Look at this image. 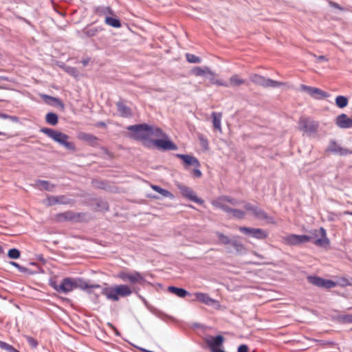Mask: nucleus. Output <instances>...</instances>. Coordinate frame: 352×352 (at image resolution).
<instances>
[{
    "mask_svg": "<svg viewBox=\"0 0 352 352\" xmlns=\"http://www.w3.org/2000/svg\"><path fill=\"white\" fill-rule=\"evenodd\" d=\"M317 62L327 61V58L324 56H316Z\"/></svg>",
    "mask_w": 352,
    "mask_h": 352,
    "instance_id": "obj_45",
    "label": "nucleus"
},
{
    "mask_svg": "<svg viewBox=\"0 0 352 352\" xmlns=\"http://www.w3.org/2000/svg\"><path fill=\"white\" fill-rule=\"evenodd\" d=\"M176 156L177 157L180 158L181 160H182V161L186 165L192 166L195 168H199V166H200V164H199L198 160L192 155L177 154Z\"/></svg>",
    "mask_w": 352,
    "mask_h": 352,
    "instance_id": "obj_19",
    "label": "nucleus"
},
{
    "mask_svg": "<svg viewBox=\"0 0 352 352\" xmlns=\"http://www.w3.org/2000/svg\"><path fill=\"white\" fill-rule=\"evenodd\" d=\"M316 237L319 236L315 241V244L322 247H326L329 245V239L327 237L326 231L321 228L318 231H315Z\"/></svg>",
    "mask_w": 352,
    "mask_h": 352,
    "instance_id": "obj_17",
    "label": "nucleus"
},
{
    "mask_svg": "<svg viewBox=\"0 0 352 352\" xmlns=\"http://www.w3.org/2000/svg\"><path fill=\"white\" fill-rule=\"evenodd\" d=\"M236 202L229 197H218L212 201V204L218 208H220L226 212L230 210L231 206H235Z\"/></svg>",
    "mask_w": 352,
    "mask_h": 352,
    "instance_id": "obj_11",
    "label": "nucleus"
},
{
    "mask_svg": "<svg viewBox=\"0 0 352 352\" xmlns=\"http://www.w3.org/2000/svg\"><path fill=\"white\" fill-rule=\"evenodd\" d=\"M151 188L155 192L160 193L164 197H167V198H169L170 199H175V196L173 195V194L171 193L170 191L166 190V189H164V188H161V187H160L158 186H156V185H152Z\"/></svg>",
    "mask_w": 352,
    "mask_h": 352,
    "instance_id": "obj_22",
    "label": "nucleus"
},
{
    "mask_svg": "<svg viewBox=\"0 0 352 352\" xmlns=\"http://www.w3.org/2000/svg\"><path fill=\"white\" fill-rule=\"evenodd\" d=\"M217 236L218 238V241L219 243L224 244V245H232L234 241H232L228 236L221 233V232H217Z\"/></svg>",
    "mask_w": 352,
    "mask_h": 352,
    "instance_id": "obj_30",
    "label": "nucleus"
},
{
    "mask_svg": "<svg viewBox=\"0 0 352 352\" xmlns=\"http://www.w3.org/2000/svg\"><path fill=\"white\" fill-rule=\"evenodd\" d=\"M3 133L0 131V135H2Z\"/></svg>",
    "mask_w": 352,
    "mask_h": 352,
    "instance_id": "obj_55",
    "label": "nucleus"
},
{
    "mask_svg": "<svg viewBox=\"0 0 352 352\" xmlns=\"http://www.w3.org/2000/svg\"><path fill=\"white\" fill-rule=\"evenodd\" d=\"M311 238V236L308 235L290 234L286 236L283 239L284 242L288 245H298L308 242Z\"/></svg>",
    "mask_w": 352,
    "mask_h": 352,
    "instance_id": "obj_14",
    "label": "nucleus"
},
{
    "mask_svg": "<svg viewBox=\"0 0 352 352\" xmlns=\"http://www.w3.org/2000/svg\"><path fill=\"white\" fill-rule=\"evenodd\" d=\"M300 90L317 100H322L329 96V94L325 91L313 87L302 85L300 87Z\"/></svg>",
    "mask_w": 352,
    "mask_h": 352,
    "instance_id": "obj_10",
    "label": "nucleus"
},
{
    "mask_svg": "<svg viewBox=\"0 0 352 352\" xmlns=\"http://www.w3.org/2000/svg\"><path fill=\"white\" fill-rule=\"evenodd\" d=\"M131 131V135L142 141L143 144L148 146L153 136H159L162 134V130L157 127H151L146 124L134 125L128 126Z\"/></svg>",
    "mask_w": 352,
    "mask_h": 352,
    "instance_id": "obj_2",
    "label": "nucleus"
},
{
    "mask_svg": "<svg viewBox=\"0 0 352 352\" xmlns=\"http://www.w3.org/2000/svg\"><path fill=\"white\" fill-rule=\"evenodd\" d=\"M100 126H104V123H100L99 124Z\"/></svg>",
    "mask_w": 352,
    "mask_h": 352,
    "instance_id": "obj_53",
    "label": "nucleus"
},
{
    "mask_svg": "<svg viewBox=\"0 0 352 352\" xmlns=\"http://www.w3.org/2000/svg\"><path fill=\"white\" fill-rule=\"evenodd\" d=\"M212 352H226L225 351L223 350H221L219 348V349H213V351Z\"/></svg>",
    "mask_w": 352,
    "mask_h": 352,
    "instance_id": "obj_49",
    "label": "nucleus"
},
{
    "mask_svg": "<svg viewBox=\"0 0 352 352\" xmlns=\"http://www.w3.org/2000/svg\"><path fill=\"white\" fill-rule=\"evenodd\" d=\"M41 131L65 148L70 151L75 150L74 144L69 141V137L67 134L49 128H43Z\"/></svg>",
    "mask_w": 352,
    "mask_h": 352,
    "instance_id": "obj_5",
    "label": "nucleus"
},
{
    "mask_svg": "<svg viewBox=\"0 0 352 352\" xmlns=\"http://www.w3.org/2000/svg\"><path fill=\"white\" fill-rule=\"evenodd\" d=\"M51 285L54 289L60 293H68L73 290L80 288L81 289H91V288H98L101 289L98 285H89L87 282L80 278H64L59 284L52 282Z\"/></svg>",
    "mask_w": 352,
    "mask_h": 352,
    "instance_id": "obj_1",
    "label": "nucleus"
},
{
    "mask_svg": "<svg viewBox=\"0 0 352 352\" xmlns=\"http://www.w3.org/2000/svg\"><path fill=\"white\" fill-rule=\"evenodd\" d=\"M116 277L124 282L129 283L131 285L144 282V277L136 272L122 271L116 275Z\"/></svg>",
    "mask_w": 352,
    "mask_h": 352,
    "instance_id": "obj_8",
    "label": "nucleus"
},
{
    "mask_svg": "<svg viewBox=\"0 0 352 352\" xmlns=\"http://www.w3.org/2000/svg\"><path fill=\"white\" fill-rule=\"evenodd\" d=\"M250 79L253 82L264 87H276L283 85L282 82L265 78V77L257 74L252 75Z\"/></svg>",
    "mask_w": 352,
    "mask_h": 352,
    "instance_id": "obj_12",
    "label": "nucleus"
},
{
    "mask_svg": "<svg viewBox=\"0 0 352 352\" xmlns=\"http://www.w3.org/2000/svg\"><path fill=\"white\" fill-rule=\"evenodd\" d=\"M12 349V346L8 344L6 348H5V350L8 351V352L11 351V349Z\"/></svg>",
    "mask_w": 352,
    "mask_h": 352,
    "instance_id": "obj_48",
    "label": "nucleus"
},
{
    "mask_svg": "<svg viewBox=\"0 0 352 352\" xmlns=\"http://www.w3.org/2000/svg\"><path fill=\"white\" fill-rule=\"evenodd\" d=\"M336 104L339 108H344L348 105V98L343 96H338L335 99Z\"/></svg>",
    "mask_w": 352,
    "mask_h": 352,
    "instance_id": "obj_27",
    "label": "nucleus"
},
{
    "mask_svg": "<svg viewBox=\"0 0 352 352\" xmlns=\"http://www.w3.org/2000/svg\"><path fill=\"white\" fill-rule=\"evenodd\" d=\"M28 342L30 344H31L32 346L36 347L37 345V342L32 338H28Z\"/></svg>",
    "mask_w": 352,
    "mask_h": 352,
    "instance_id": "obj_44",
    "label": "nucleus"
},
{
    "mask_svg": "<svg viewBox=\"0 0 352 352\" xmlns=\"http://www.w3.org/2000/svg\"><path fill=\"white\" fill-rule=\"evenodd\" d=\"M101 289L108 299L113 301L118 300L120 298L129 296L133 293L132 287L127 285H116Z\"/></svg>",
    "mask_w": 352,
    "mask_h": 352,
    "instance_id": "obj_4",
    "label": "nucleus"
},
{
    "mask_svg": "<svg viewBox=\"0 0 352 352\" xmlns=\"http://www.w3.org/2000/svg\"><path fill=\"white\" fill-rule=\"evenodd\" d=\"M201 144L202 146H204L206 149L208 148V143L207 140L204 139V138L201 137L200 138Z\"/></svg>",
    "mask_w": 352,
    "mask_h": 352,
    "instance_id": "obj_41",
    "label": "nucleus"
},
{
    "mask_svg": "<svg viewBox=\"0 0 352 352\" xmlns=\"http://www.w3.org/2000/svg\"><path fill=\"white\" fill-rule=\"evenodd\" d=\"M8 255L10 258L16 259L20 257L21 254L19 250L12 248L8 251Z\"/></svg>",
    "mask_w": 352,
    "mask_h": 352,
    "instance_id": "obj_35",
    "label": "nucleus"
},
{
    "mask_svg": "<svg viewBox=\"0 0 352 352\" xmlns=\"http://www.w3.org/2000/svg\"><path fill=\"white\" fill-rule=\"evenodd\" d=\"M45 120L50 124L54 126L58 122V116L54 113H49L46 115Z\"/></svg>",
    "mask_w": 352,
    "mask_h": 352,
    "instance_id": "obj_32",
    "label": "nucleus"
},
{
    "mask_svg": "<svg viewBox=\"0 0 352 352\" xmlns=\"http://www.w3.org/2000/svg\"><path fill=\"white\" fill-rule=\"evenodd\" d=\"M308 279L313 285L324 288H332L336 285V283L332 280L323 279L316 276H309Z\"/></svg>",
    "mask_w": 352,
    "mask_h": 352,
    "instance_id": "obj_15",
    "label": "nucleus"
},
{
    "mask_svg": "<svg viewBox=\"0 0 352 352\" xmlns=\"http://www.w3.org/2000/svg\"><path fill=\"white\" fill-rule=\"evenodd\" d=\"M177 187L183 197L198 204L202 205L204 204V200L199 198L194 190L190 187L181 184H177Z\"/></svg>",
    "mask_w": 352,
    "mask_h": 352,
    "instance_id": "obj_9",
    "label": "nucleus"
},
{
    "mask_svg": "<svg viewBox=\"0 0 352 352\" xmlns=\"http://www.w3.org/2000/svg\"><path fill=\"white\" fill-rule=\"evenodd\" d=\"M149 142L148 147H157L163 150L175 151L177 149V146L162 131L161 135L153 136Z\"/></svg>",
    "mask_w": 352,
    "mask_h": 352,
    "instance_id": "obj_6",
    "label": "nucleus"
},
{
    "mask_svg": "<svg viewBox=\"0 0 352 352\" xmlns=\"http://www.w3.org/2000/svg\"><path fill=\"white\" fill-rule=\"evenodd\" d=\"M7 345H8V344L0 341V348L5 349V348H6Z\"/></svg>",
    "mask_w": 352,
    "mask_h": 352,
    "instance_id": "obj_46",
    "label": "nucleus"
},
{
    "mask_svg": "<svg viewBox=\"0 0 352 352\" xmlns=\"http://www.w3.org/2000/svg\"><path fill=\"white\" fill-rule=\"evenodd\" d=\"M335 122L340 129L352 128V118L344 113H342L337 116Z\"/></svg>",
    "mask_w": 352,
    "mask_h": 352,
    "instance_id": "obj_16",
    "label": "nucleus"
},
{
    "mask_svg": "<svg viewBox=\"0 0 352 352\" xmlns=\"http://www.w3.org/2000/svg\"><path fill=\"white\" fill-rule=\"evenodd\" d=\"M232 245L234 248V249L239 253L243 254L245 252V247L241 243H237L236 242H233Z\"/></svg>",
    "mask_w": 352,
    "mask_h": 352,
    "instance_id": "obj_36",
    "label": "nucleus"
},
{
    "mask_svg": "<svg viewBox=\"0 0 352 352\" xmlns=\"http://www.w3.org/2000/svg\"><path fill=\"white\" fill-rule=\"evenodd\" d=\"M195 296V300L196 301L204 303L206 305L214 307L216 309L220 308L219 303L211 298L207 294L202 293V292H196L193 294Z\"/></svg>",
    "mask_w": 352,
    "mask_h": 352,
    "instance_id": "obj_13",
    "label": "nucleus"
},
{
    "mask_svg": "<svg viewBox=\"0 0 352 352\" xmlns=\"http://www.w3.org/2000/svg\"><path fill=\"white\" fill-rule=\"evenodd\" d=\"M192 174L193 177H196V178H200L202 175V173L199 170V168H195V167H194V169L192 170Z\"/></svg>",
    "mask_w": 352,
    "mask_h": 352,
    "instance_id": "obj_38",
    "label": "nucleus"
},
{
    "mask_svg": "<svg viewBox=\"0 0 352 352\" xmlns=\"http://www.w3.org/2000/svg\"><path fill=\"white\" fill-rule=\"evenodd\" d=\"M206 77L210 80V82L213 84L218 86H223L225 85L224 80L217 78L215 74L213 73L210 69L209 72L208 73Z\"/></svg>",
    "mask_w": 352,
    "mask_h": 352,
    "instance_id": "obj_23",
    "label": "nucleus"
},
{
    "mask_svg": "<svg viewBox=\"0 0 352 352\" xmlns=\"http://www.w3.org/2000/svg\"><path fill=\"white\" fill-rule=\"evenodd\" d=\"M239 230L242 233H243L246 235H248V236H251L253 228H247V227H240L239 228Z\"/></svg>",
    "mask_w": 352,
    "mask_h": 352,
    "instance_id": "obj_37",
    "label": "nucleus"
},
{
    "mask_svg": "<svg viewBox=\"0 0 352 352\" xmlns=\"http://www.w3.org/2000/svg\"><path fill=\"white\" fill-rule=\"evenodd\" d=\"M3 252L2 248L0 246V254Z\"/></svg>",
    "mask_w": 352,
    "mask_h": 352,
    "instance_id": "obj_52",
    "label": "nucleus"
},
{
    "mask_svg": "<svg viewBox=\"0 0 352 352\" xmlns=\"http://www.w3.org/2000/svg\"><path fill=\"white\" fill-rule=\"evenodd\" d=\"M248 348L246 345H240L238 348V352H248Z\"/></svg>",
    "mask_w": 352,
    "mask_h": 352,
    "instance_id": "obj_42",
    "label": "nucleus"
},
{
    "mask_svg": "<svg viewBox=\"0 0 352 352\" xmlns=\"http://www.w3.org/2000/svg\"><path fill=\"white\" fill-rule=\"evenodd\" d=\"M0 118H3V119H8V118H9V119H10V120H12L13 121H17V118L16 117H11V116H8L6 114L1 113H0Z\"/></svg>",
    "mask_w": 352,
    "mask_h": 352,
    "instance_id": "obj_40",
    "label": "nucleus"
},
{
    "mask_svg": "<svg viewBox=\"0 0 352 352\" xmlns=\"http://www.w3.org/2000/svg\"><path fill=\"white\" fill-rule=\"evenodd\" d=\"M210 69L207 67H196L192 70V73L197 76H207Z\"/></svg>",
    "mask_w": 352,
    "mask_h": 352,
    "instance_id": "obj_29",
    "label": "nucleus"
},
{
    "mask_svg": "<svg viewBox=\"0 0 352 352\" xmlns=\"http://www.w3.org/2000/svg\"><path fill=\"white\" fill-rule=\"evenodd\" d=\"M67 72L69 73H70L72 75H74L75 74V71H74V68H69Z\"/></svg>",
    "mask_w": 352,
    "mask_h": 352,
    "instance_id": "obj_47",
    "label": "nucleus"
},
{
    "mask_svg": "<svg viewBox=\"0 0 352 352\" xmlns=\"http://www.w3.org/2000/svg\"><path fill=\"white\" fill-rule=\"evenodd\" d=\"M45 204L47 205V206H52V205H54L56 204H58V203H65V201H63L62 200V198H57V197H47L45 201H44Z\"/></svg>",
    "mask_w": 352,
    "mask_h": 352,
    "instance_id": "obj_33",
    "label": "nucleus"
},
{
    "mask_svg": "<svg viewBox=\"0 0 352 352\" xmlns=\"http://www.w3.org/2000/svg\"><path fill=\"white\" fill-rule=\"evenodd\" d=\"M9 352H19L17 350H16L14 348L12 347L10 351Z\"/></svg>",
    "mask_w": 352,
    "mask_h": 352,
    "instance_id": "obj_50",
    "label": "nucleus"
},
{
    "mask_svg": "<svg viewBox=\"0 0 352 352\" xmlns=\"http://www.w3.org/2000/svg\"><path fill=\"white\" fill-rule=\"evenodd\" d=\"M221 116L220 114H217V113H214L212 114V122H213V126L219 130V131H221Z\"/></svg>",
    "mask_w": 352,
    "mask_h": 352,
    "instance_id": "obj_31",
    "label": "nucleus"
},
{
    "mask_svg": "<svg viewBox=\"0 0 352 352\" xmlns=\"http://www.w3.org/2000/svg\"><path fill=\"white\" fill-rule=\"evenodd\" d=\"M228 212L231 217L237 219H243L246 216L252 217L258 219H266L267 218V214L263 210L250 204L245 205L243 211L238 209H232L230 207Z\"/></svg>",
    "mask_w": 352,
    "mask_h": 352,
    "instance_id": "obj_3",
    "label": "nucleus"
},
{
    "mask_svg": "<svg viewBox=\"0 0 352 352\" xmlns=\"http://www.w3.org/2000/svg\"><path fill=\"white\" fill-rule=\"evenodd\" d=\"M298 128L309 137H314L318 130L319 123L307 118H301L298 122Z\"/></svg>",
    "mask_w": 352,
    "mask_h": 352,
    "instance_id": "obj_7",
    "label": "nucleus"
},
{
    "mask_svg": "<svg viewBox=\"0 0 352 352\" xmlns=\"http://www.w3.org/2000/svg\"><path fill=\"white\" fill-rule=\"evenodd\" d=\"M47 184L45 182V183L43 184V187H44L45 188H47V189L48 188H47Z\"/></svg>",
    "mask_w": 352,
    "mask_h": 352,
    "instance_id": "obj_51",
    "label": "nucleus"
},
{
    "mask_svg": "<svg viewBox=\"0 0 352 352\" xmlns=\"http://www.w3.org/2000/svg\"><path fill=\"white\" fill-rule=\"evenodd\" d=\"M245 83V80L242 78L239 75L234 74L232 75L228 81L224 80L223 87H235L240 86Z\"/></svg>",
    "mask_w": 352,
    "mask_h": 352,
    "instance_id": "obj_20",
    "label": "nucleus"
},
{
    "mask_svg": "<svg viewBox=\"0 0 352 352\" xmlns=\"http://www.w3.org/2000/svg\"><path fill=\"white\" fill-rule=\"evenodd\" d=\"M86 136H87V135H84L83 138L85 139Z\"/></svg>",
    "mask_w": 352,
    "mask_h": 352,
    "instance_id": "obj_54",
    "label": "nucleus"
},
{
    "mask_svg": "<svg viewBox=\"0 0 352 352\" xmlns=\"http://www.w3.org/2000/svg\"><path fill=\"white\" fill-rule=\"evenodd\" d=\"M43 98L45 100V101L48 104L55 105V106H58L62 109L64 107L63 102H60L57 98H52V97L47 96H43Z\"/></svg>",
    "mask_w": 352,
    "mask_h": 352,
    "instance_id": "obj_28",
    "label": "nucleus"
},
{
    "mask_svg": "<svg viewBox=\"0 0 352 352\" xmlns=\"http://www.w3.org/2000/svg\"><path fill=\"white\" fill-rule=\"evenodd\" d=\"M11 264L15 267L18 268L21 272H24L25 270L24 267H21L18 263L15 262H11Z\"/></svg>",
    "mask_w": 352,
    "mask_h": 352,
    "instance_id": "obj_43",
    "label": "nucleus"
},
{
    "mask_svg": "<svg viewBox=\"0 0 352 352\" xmlns=\"http://www.w3.org/2000/svg\"><path fill=\"white\" fill-rule=\"evenodd\" d=\"M327 151L340 155H346L350 153L349 150L341 147L340 145H338L334 142H331L329 143L327 148Z\"/></svg>",
    "mask_w": 352,
    "mask_h": 352,
    "instance_id": "obj_18",
    "label": "nucleus"
},
{
    "mask_svg": "<svg viewBox=\"0 0 352 352\" xmlns=\"http://www.w3.org/2000/svg\"><path fill=\"white\" fill-rule=\"evenodd\" d=\"M186 57L187 60L191 63H200L201 58L192 54H186Z\"/></svg>",
    "mask_w": 352,
    "mask_h": 352,
    "instance_id": "obj_34",
    "label": "nucleus"
},
{
    "mask_svg": "<svg viewBox=\"0 0 352 352\" xmlns=\"http://www.w3.org/2000/svg\"><path fill=\"white\" fill-rule=\"evenodd\" d=\"M104 21L109 26L116 28H119L121 27V23L120 21L116 18L107 16H105Z\"/></svg>",
    "mask_w": 352,
    "mask_h": 352,
    "instance_id": "obj_26",
    "label": "nucleus"
},
{
    "mask_svg": "<svg viewBox=\"0 0 352 352\" xmlns=\"http://www.w3.org/2000/svg\"><path fill=\"white\" fill-rule=\"evenodd\" d=\"M224 341V338L221 336H217L216 337H210L208 340V344L211 348L212 351L214 349H219Z\"/></svg>",
    "mask_w": 352,
    "mask_h": 352,
    "instance_id": "obj_21",
    "label": "nucleus"
},
{
    "mask_svg": "<svg viewBox=\"0 0 352 352\" xmlns=\"http://www.w3.org/2000/svg\"><path fill=\"white\" fill-rule=\"evenodd\" d=\"M119 108H120V111L122 116H127L130 114V112L128 109H126L122 106H120Z\"/></svg>",
    "mask_w": 352,
    "mask_h": 352,
    "instance_id": "obj_39",
    "label": "nucleus"
},
{
    "mask_svg": "<svg viewBox=\"0 0 352 352\" xmlns=\"http://www.w3.org/2000/svg\"><path fill=\"white\" fill-rule=\"evenodd\" d=\"M168 289L169 292H170L171 293L175 294L176 296H177L178 297H180V298H184L187 295H190V294L186 290H185L184 289H182V288H179V287H175L172 286V287H169Z\"/></svg>",
    "mask_w": 352,
    "mask_h": 352,
    "instance_id": "obj_25",
    "label": "nucleus"
},
{
    "mask_svg": "<svg viewBox=\"0 0 352 352\" xmlns=\"http://www.w3.org/2000/svg\"><path fill=\"white\" fill-rule=\"evenodd\" d=\"M267 232L264 230L259 228H253L250 236H252L258 239H264L267 237Z\"/></svg>",
    "mask_w": 352,
    "mask_h": 352,
    "instance_id": "obj_24",
    "label": "nucleus"
}]
</instances>
